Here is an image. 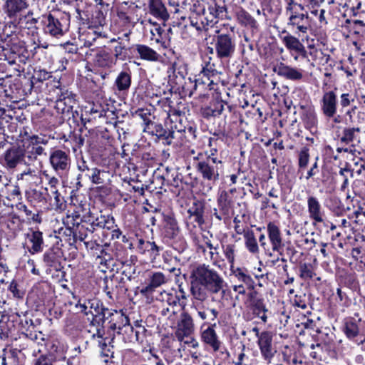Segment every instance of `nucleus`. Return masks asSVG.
<instances>
[{
  "label": "nucleus",
  "instance_id": "6e6d98bb",
  "mask_svg": "<svg viewBox=\"0 0 365 365\" xmlns=\"http://www.w3.org/2000/svg\"><path fill=\"white\" fill-rule=\"evenodd\" d=\"M104 330L103 329L97 328L96 333L93 334L92 337L97 340V343L99 347L103 351L107 347L106 340L107 339L103 338Z\"/></svg>",
  "mask_w": 365,
  "mask_h": 365
},
{
  "label": "nucleus",
  "instance_id": "c9c22d12",
  "mask_svg": "<svg viewBox=\"0 0 365 365\" xmlns=\"http://www.w3.org/2000/svg\"><path fill=\"white\" fill-rule=\"evenodd\" d=\"M212 57L205 56L203 59V63L202 64V71L201 73L203 76L210 78V77L217 76L220 72L217 70L215 64L212 61Z\"/></svg>",
  "mask_w": 365,
  "mask_h": 365
},
{
  "label": "nucleus",
  "instance_id": "6ab92c4d",
  "mask_svg": "<svg viewBox=\"0 0 365 365\" xmlns=\"http://www.w3.org/2000/svg\"><path fill=\"white\" fill-rule=\"evenodd\" d=\"M21 148L27 164L35 161L38 156L44 153L45 150L41 145H36L29 138L22 140V147Z\"/></svg>",
  "mask_w": 365,
  "mask_h": 365
},
{
  "label": "nucleus",
  "instance_id": "774afa93",
  "mask_svg": "<svg viewBox=\"0 0 365 365\" xmlns=\"http://www.w3.org/2000/svg\"><path fill=\"white\" fill-rule=\"evenodd\" d=\"M173 73L178 78L179 76L182 80L185 78V76L187 74L186 68L184 66L178 65L177 63L173 64Z\"/></svg>",
  "mask_w": 365,
  "mask_h": 365
},
{
  "label": "nucleus",
  "instance_id": "a878e982",
  "mask_svg": "<svg viewBox=\"0 0 365 365\" xmlns=\"http://www.w3.org/2000/svg\"><path fill=\"white\" fill-rule=\"evenodd\" d=\"M167 282L165 275L160 272L152 273L149 277V283L143 287L140 291L142 294L152 293L155 288L160 287Z\"/></svg>",
  "mask_w": 365,
  "mask_h": 365
},
{
  "label": "nucleus",
  "instance_id": "de8ad7c7",
  "mask_svg": "<svg viewBox=\"0 0 365 365\" xmlns=\"http://www.w3.org/2000/svg\"><path fill=\"white\" fill-rule=\"evenodd\" d=\"M133 115L143 120L145 125L144 130H150V125H153V121L150 119L151 114L148 109L138 108L135 111Z\"/></svg>",
  "mask_w": 365,
  "mask_h": 365
},
{
  "label": "nucleus",
  "instance_id": "f257e3e1",
  "mask_svg": "<svg viewBox=\"0 0 365 365\" xmlns=\"http://www.w3.org/2000/svg\"><path fill=\"white\" fill-rule=\"evenodd\" d=\"M190 292L192 297L205 302L210 294L225 293L226 285L223 277L214 269L205 264L194 268L190 275Z\"/></svg>",
  "mask_w": 365,
  "mask_h": 365
},
{
  "label": "nucleus",
  "instance_id": "680f3d73",
  "mask_svg": "<svg viewBox=\"0 0 365 365\" xmlns=\"http://www.w3.org/2000/svg\"><path fill=\"white\" fill-rule=\"evenodd\" d=\"M354 101V96L350 93H344L340 96L339 105L341 109L345 108L350 106Z\"/></svg>",
  "mask_w": 365,
  "mask_h": 365
},
{
  "label": "nucleus",
  "instance_id": "603ef678",
  "mask_svg": "<svg viewBox=\"0 0 365 365\" xmlns=\"http://www.w3.org/2000/svg\"><path fill=\"white\" fill-rule=\"evenodd\" d=\"M189 212L195 217V222L198 225H202L204 221L203 217V207L201 205L195 204V205L190 208Z\"/></svg>",
  "mask_w": 365,
  "mask_h": 365
},
{
  "label": "nucleus",
  "instance_id": "2f4dec72",
  "mask_svg": "<svg viewBox=\"0 0 365 365\" xmlns=\"http://www.w3.org/2000/svg\"><path fill=\"white\" fill-rule=\"evenodd\" d=\"M115 63L113 56L106 51L98 52L95 58V65L101 68H110Z\"/></svg>",
  "mask_w": 365,
  "mask_h": 365
},
{
  "label": "nucleus",
  "instance_id": "37998d69",
  "mask_svg": "<svg viewBox=\"0 0 365 365\" xmlns=\"http://www.w3.org/2000/svg\"><path fill=\"white\" fill-rule=\"evenodd\" d=\"M49 195L48 188L46 187L44 190H33L28 195V199L31 202H47V197Z\"/></svg>",
  "mask_w": 365,
  "mask_h": 365
},
{
  "label": "nucleus",
  "instance_id": "c756f323",
  "mask_svg": "<svg viewBox=\"0 0 365 365\" xmlns=\"http://www.w3.org/2000/svg\"><path fill=\"white\" fill-rule=\"evenodd\" d=\"M27 6L28 4L25 0H6L5 10L9 17H14Z\"/></svg>",
  "mask_w": 365,
  "mask_h": 365
},
{
  "label": "nucleus",
  "instance_id": "72a5a7b5",
  "mask_svg": "<svg viewBox=\"0 0 365 365\" xmlns=\"http://www.w3.org/2000/svg\"><path fill=\"white\" fill-rule=\"evenodd\" d=\"M75 225L76 227L73 242H76L77 240L85 241V240L88 237V235L92 234L94 232V227H91L90 224L85 225L77 222Z\"/></svg>",
  "mask_w": 365,
  "mask_h": 365
},
{
  "label": "nucleus",
  "instance_id": "bf43d9fd",
  "mask_svg": "<svg viewBox=\"0 0 365 365\" xmlns=\"http://www.w3.org/2000/svg\"><path fill=\"white\" fill-rule=\"evenodd\" d=\"M309 160V149L303 148L299 153V167L300 168H305Z\"/></svg>",
  "mask_w": 365,
  "mask_h": 365
},
{
  "label": "nucleus",
  "instance_id": "39448f33",
  "mask_svg": "<svg viewBox=\"0 0 365 365\" xmlns=\"http://www.w3.org/2000/svg\"><path fill=\"white\" fill-rule=\"evenodd\" d=\"M43 33L52 39L58 40L69 31L70 17L64 14H46L41 17Z\"/></svg>",
  "mask_w": 365,
  "mask_h": 365
},
{
  "label": "nucleus",
  "instance_id": "a18cd8bd",
  "mask_svg": "<svg viewBox=\"0 0 365 365\" xmlns=\"http://www.w3.org/2000/svg\"><path fill=\"white\" fill-rule=\"evenodd\" d=\"M225 106L227 104L224 101H215L205 110V115L213 117L219 116L222 113Z\"/></svg>",
  "mask_w": 365,
  "mask_h": 365
},
{
  "label": "nucleus",
  "instance_id": "423d86ee",
  "mask_svg": "<svg viewBox=\"0 0 365 365\" xmlns=\"http://www.w3.org/2000/svg\"><path fill=\"white\" fill-rule=\"evenodd\" d=\"M215 33L217 36L213 39V48H210V53L215 52L216 56L222 61H229L235 53L236 43L233 35L220 33L218 26H215Z\"/></svg>",
  "mask_w": 365,
  "mask_h": 365
},
{
  "label": "nucleus",
  "instance_id": "e433bc0d",
  "mask_svg": "<svg viewBox=\"0 0 365 365\" xmlns=\"http://www.w3.org/2000/svg\"><path fill=\"white\" fill-rule=\"evenodd\" d=\"M203 237L206 247L210 250L209 255L210 261L215 266H218L219 262L223 260L221 259L218 252V244L214 245L207 237L203 236Z\"/></svg>",
  "mask_w": 365,
  "mask_h": 365
},
{
  "label": "nucleus",
  "instance_id": "864d4df0",
  "mask_svg": "<svg viewBox=\"0 0 365 365\" xmlns=\"http://www.w3.org/2000/svg\"><path fill=\"white\" fill-rule=\"evenodd\" d=\"M16 209L21 212H24L25 216L29 220H32L34 222H40L38 220L39 216L38 214L33 213V212L29 210L27 206L23 202H19L16 205Z\"/></svg>",
  "mask_w": 365,
  "mask_h": 365
},
{
  "label": "nucleus",
  "instance_id": "69168bd1",
  "mask_svg": "<svg viewBox=\"0 0 365 365\" xmlns=\"http://www.w3.org/2000/svg\"><path fill=\"white\" fill-rule=\"evenodd\" d=\"M233 222L235 224L234 229L237 234L238 235H245L246 233L247 230H250L247 226L243 225L241 224L240 220L235 217L233 220Z\"/></svg>",
  "mask_w": 365,
  "mask_h": 365
},
{
  "label": "nucleus",
  "instance_id": "3c124183",
  "mask_svg": "<svg viewBox=\"0 0 365 365\" xmlns=\"http://www.w3.org/2000/svg\"><path fill=\"white\" fill-rule=\"evenodd\" d=\"M300 277L303 279H311L314 275V270L312 264L303 263L299 265Z\"/></svg>",
  "mask_w": 365,
  "mask_h": 365
},
{
  "label": "nucleus",
  "instance_id": "338daca9",
  "mask_svg": "<svg viewBox=\"0 0 365 365\" xmlns=\"http://www.w3.org/2000/svg\"><path fill=\"white\" fill-rule=\"evenodd\" d=\"M336 294L342 306L346 307L349 306L350 299L348 297L347 294L345 292H342L341 288H338L336 289Z\"/></svg>",
  "mask_w": 365,
  "mask_h": 365
},
{
  "label": "nucleus",
  "instance_id": "79ce46f5",
  "mask_svg": "<svg viewBox=\"0 0 365 365\" xmlns=\"http://www.w3.org/2000/svg\"><path fill=\"white\" fill-rule=\"evenodd\" d=\"M243 236L247 249L252 253L258 252L259 247L254 232L252 230H247Z\"/></svg>",
  "mask_w": 365,
  "mask_h": 365
},
{
  "label": "nucleus",
  "instance_id": "9d476101",
  "mask_svg": "<svg viewBox=\"0 0 365 365\" xmlns=\"http://www.w3.org/2000/svg\"><path fill=\"white\" fill-rule=\"evenodd\" d=\"M71 158L69 152L60 149H53L50 152L49 163L58 175L66 173L71 167Z\"/></svg>",
  "mask_w": 365,
  "mask_h": 365
},
{
  "label": "nucleus",
  "instance_id": "0e129e2a",
  "mask_svg": "<svg viewBox=\"0 0 365 365\" xmlns=\"http://www.w3.org/2000/svg\"><path fill=\"white\" fill-rule=\"evenodd\" d=\"M252 305L254 312L256 313L257 316H259V314H261L262 312H266L267 311L262 299H258L254 300L252 302Z\"/></svg>",
  "mask_w": 365,
  "mask_h": 365
},
{
  "label": "nucleus",
  "instance_id": "13d9d810",
  "mask_svg": "<svg viewBox=\"0 0 365 365\" xmlns=\"http://www.w3.org/2000/svg\"><path fill=\"white\" fill-rule=\"evenodd\" d=\"M51 197L53 196L54 199L53 205L55 206L56 210H62L64 206V198L59 193L58 190H55V191H52L51 192H48Z\"/></svg>",
  "mask_w": 365,
  "mask_h": 365
},
{
  "label": "nucleus",
  "instance_id": "a19ab883",
  "mask_svg": "<svg viewBox=\"0 0 365 365\" xmlns=\"http://www.w3.org/2000/svg\"><path fill=\"white\" fill-rule=\"evenodd\" d=\"M327 207L336 215H341L344 212V205L341 200L336 196H331L327 200Z\"/></svg>",
  "mask_w": 365,
  "mask_h": 365
},
{
  "label": "nucleus",
  "instance_id": "5701e85b",
  "mask_svg": "<svg viewBox=\"0 0 365 365\" xmlns=\"http://www.w3.org/2000/svg\"><path fill=\"white\" fill-rule=\"evenodd\" d=\"M307 209L309 218L315 222L324 221V211L318 198L314 195L307 197Z\"/></svg>",
  "mask_w": 365,
  "mask_h": 365
},
{
  "label": "nucleus",
  "instance_id": "cd10ccee",
  "mask_svg": "<svg viewBox=\"0 0 365 365\" xmlns=\"http://www.w3.org/2000/svg\"><path fill=\"white\" fill-rule=\"evenodd\" d=\"M95 168L96 167L93 166L91 163L86 161L83 158L78 160L77 168L79 171L77 176L78 182L80 183L81 181H88Z\"/></svg>",
  "mask_w": 365,
  "mask_h": 365
},
{
  "label": "nucleus",
  "instance_id": "09e8293b",
  "mask_svg": "<svg viewBox=\"0 0 365 365\" xmlns=\"http://www.w3.org/2000/svg\"><path fill=\"white\" fill-rule=\"evenodd\" d=\"M108 173L103 170H101L96 167L91 173L88 181H91L93 184H103L105 182V179L107 176Z\"/></svg>",
  "mask_w": 365,
  "mask_h": 365
},
{
  "label": "nucleus",
  "instance_id": "58836bf2",
  "mask_svg": "<svg viewBox=\"0 0 365 365\" xmlns=\"http://www.w3.org/2000/svg\"><path fill=\"white\" fill-rule=\"evenodd\" d=\"M150 129H151L153 134L164 140L163 143L166 145L172 144L171 136H169L168 130L164 129L161 124L153 123V125H150Z\"/></svg>",
  "mask_w": 365,
  "mask_h": 365
},
{
  "label": "nucleus",
  "instance_id": "c85d7f7f",
  "mask_svg": "<svg viewBox=\"0 0 365 365\" xmlns=\"http://www.w3.org/2000/svg\"><path fill=\"white\" fill-rule=\"evenodd\" d=\"M135 49L140 58L148 61H158L160 57L155 50L144 44H136Z\"/></svg>",
  "mask_w": 365,
  "mask_h": 365
},
{
  "label": "nucleus",
  "instance_id": "a211bd4d",
  "mask_svg": "<svg viewBox=\"0 0 365 365\" xmlns=\"http://www.w3.org/2000/svg\"><path fill=\"white\" fill-rule=\"evenodd\" d=\"M257 344L262 358L269 363L276 351L272 346V335L269 331H262L259 336Z\"/></svg>",
  "mask_w": 365,
  "mask_h": 365
},
{
  "label": "nucleus",
  "instance_id": "f03ea898",
  "mask_svg": "<svg viewBox=\"0 0 365 365\" xmlns=\"http://www.w3.org/2000/svg\"><path fill=\"white\" fill-rule=\"evenodd\" d=\"M184 9L190 11V25L197 31H208L218 22L217 19L225 11V6L217 5L215 1L210 4L207 9L200 0H184L182 3Z\"/></svg>",
  "mask_w": 365,
  "mask_h": 365
},
{
  "label": "nucleus",
  "instance_id": "393cba45",
  "mask_svg": "<svg viewBox=\"0 0 365 365\" xmlns=\"http://www.w3.org/2000/svg\"><path fill=\"white\" fill-rule=\"evenodd\" d=\"M131 86V72L130 70L120 71L114 82V89L118 93H126Z\"/></svg>",
  "mask_w": 365,
  "mask_h": 365
},
{
  "label": "nucleus",
  "instance_id": "f704fd0d",
  "mask_svg": "<svg viewBox=\"0 0 365 365\" xmlns=\"http://www.w3.org/2000/svg\"><path fill=\"white\" fill-rule=\"evenodd\" d=\"M217 202L219 209L222 210V213L230 214L232 200L227 191H221L219 193Z\"/></svg>",
  "mask_w": 365,
  "mask_h": 365
},
{
  "label": "nucleus",
  "instance_id": "ddd939ff",
  "mask_svg": "<svg viewBox=\"0 0 365 365\" xmlns=\"http://www.w3.org/2000/svg\"><path fill=\"white\" fill-rule=\"evenodd\" d=\"M24 248L32 255L41 253L44 248L42 232L29 229L25 234Z\"/></svg>",
  "mask_w": 365,
  "mask_h": 365
},
{
  "label": "nucleus",
  "instance_id": "1a4fd4ad",
  "mask_svg": "<svg viewBox=\"0 0 365 365\" xmlns=\"http://www.w3.org/2000/svg\"><path fill=\"white\" fill-rule=\"evenodd\" d=\"M364 322L355 314V317H346L343 322L342 331L348 339L355 342L357 345L362 344L365 339L359 341V336L362 334V327Z\"/></svg>",
  "mask_w": 365,
  "mask_h": 365
},
{
  "label": "nucleus",
  "instance_id": "4c0bfd02",
  "mask_svg": "<svg viewBox=\"0 0 365 365\" xmlns=\"http://www.w3.org/2000/svg\"><path fill=\"white\" fill-rule=\"evenodd\" d=\"M283 33L286 34L285 36L282 37L284 45L289 51L296 52L302 43H301L298 38L291 35L286 31H284Z\"/></svg>",
  "mask_w": 365,
  "mask_h": 365
},
{
  "label": "nucleus",
  "instance_id": "473e14b6",
  "mask_svg": "<svg viewBox=\"0 0 365 365\" xmlns=\"http://www.w3.org/2000/svg\"><path fill=\"white\" fill-rule=\"evenodd\" d=\"M137 248L141 254H145L146 252H149L150 257L155 258L159 255L160 248L154 242L145 241L143 239H140Z\"/></svg>",
  "mask_w": 365,
  "mask_h": 365
},
{
  "label": "nucleus",
  "instance_id": "aec40b11",
  "mask_svg": "<svg viewBox=\"0 0 365 365\" xmlns=\"http://www.w3.org/2000/svg\"><path fill=\"white\" fill-rule=\"evenodd\" d=\"M63 252L58 246H53L46 250L43 255L45 265L52 269L58 270L61 267Z\"/></svg>",
  "mask_w": 365,
  "mask_h": 365
},
{
  "label": "nucleus",
  "instance_id": "4be33fe9",
  "mask_svg": "<svg viewBox=\"0 0 365 365\" xmlns=\"http://www.w3.org/2000/svg\"><path fill=\"white\" fill-rule=\"evenodd\" d=\"M267 234L272 251L282 255L284 244L279 227L274 222H269L267 225Z\"/></svg>",
  "mask_w": 365,
  "mask_h": 365
},
{
  "label": "nucleus",
  "instance_id": "412c9836",
  "mask_svg": "<svg viewBox=\"0 0 365 365\" xmlns=\"http://www.w3.org/2000/svg\"><path fill=\"white\" fill-rule=\"evenodd\" d=\"M230 275L241 284L246 286L248 290L255 289V282L245 267H234L230 269Z\"/></svg>",
  "mask_w": 365,
  "mask_h": 365
},
{
  "label": "nucleus",
  "instance_id": "9b49d317",
  "mask_svg": "<svg viewBox=\"0 0 365 365\" xmlns=\"http://www.w3.org/2000/svg\"><path fill=\"white\" fill-rule=\"evenodd\" d=\"M360 131L359 128H344L337 143L336 152L354 154L356 150L353 143L356 139V133H359Z\"/></svg>",
  "mask_w": 365,
  "mask_h": 365
},
{
  "label": "nucleus",
  "instance_id": "052dcab7",
  "mask_svg": "<svg viewBox=\"0 0 365 365\" xmlns=\"http://www.w3.org/2000/svg\"><path fill=\"white\" fill-rule=\"evenodd\" d=\"M88 299H79L78 303L76 304V308L78 310L79 312L83 313L86 316H91V310L88 308L89 305L88 304Z\"/></svg>",
  "mask_w": 365,
  "mask_h": 365
},
{
  "label": "nucleus",
  "instance_id": "bb28decb",
  "mask_svg": "<svg viewBox=\"0 0 365 365\" xmlns=\"http://www.w3.org/2000/svg\"><path fill=\"white\" fill-rule=\"evenodd\" d=\"M122 321H125V324L123 325V328L125 331H130L133 335L130 336V341H137L138 343L142 344L144 341L145 333L146 331V329L143 326H138L137 329H134V327L128 324V319L127 317H123Z\"/></svg>",
  "mask_w": 365,
  "mask_h": 365
},
{
  "label": "nucleus",
  "instance_id": "6e6552de",
  "mask_svg": "<svg viewBox=\"0 0 365 365\" xmlns=\"http://www.w3.org/2000/svg\"><path fill=\"white\" fill-rule=\"evenodd\" d=\"M165 123L167 125H169L168 135L171 136L172 140L175 138H182L183 133H186L187 121L180 110L170 109L168 113Z\"/></svg>",
  "mask_w": 365,
  "mask_h": 365
},
{
  "label": "nucleus",
  "instance_id": "5fc2aeb1",
  "mask_svg": "<svg viewBox=\"0 0 365 365\" xmlns=\"http://www.w3.org/2000/svg\"><path fill=\"white\" fill-rule=\"evenodd\" d=\"M286 2L285 13L288 14L294 11L301 10L304 11V6L296 1V0H284Z\"/></svg>",
  "mask_w": 365,
  "mask_h": 365
},
{
  "label": "nucleus",
  "instance_id": "49530a36",
  "mask_svg": "<svg viewBox=\"0 0 365 365\" xmlns=\"http://www.w3.org/2000/svg\"><path fill=\"white\" fill-rule=\"evenodd\" d=\"M160 299L163 302L166 303L169 307H176L180 303V298L176 290L171 292H163L160 294Z\"/></svg>",
  "mask_w": 365,
  "mask_h": 365
},
{
  "label": "nucleus",
  "instance_id": "2eb2a0df",
  "mask_svg": "<svg viewBox=\"0 0 365 365\" xmlns=\"http://www.w3.org/2000/svg\"><path fill=\"white\" fill-rule=\"evenodd\" d=\"M338 98L334 91H325L320 100V108L327 118L334 117L337 113Z\"/></svg>",
  "mask_w": 365,
  "mask_h": 365
},
{
  "label": "nucleus",
  "instance_id": "4d7b16f0",
  "mask_svg": "<svg viewBox=\"0 0 365 365\" xmlns=\"http://www.w3.org/2000/svg\"><path fill=\"white\" fill-rule=\"evenodd\" d=\"M217 152L216 148H212L209 151L199 152L195 156L210 160L212 159L215 160H222L217 157Z\"/></svg>",
  "mask_w": 365,
  "mask_h": 365
},
{
  "label": "nucleus",
  "instance_id": "b1692460",
  "mask_svg": "<svg viewBox=\"0 0 365 365\" xmlns=\"http://www.w3.org/2000/svg\"><path fill=\"white\" fill-rule=\"evenodd\" d=\"M4 160L6 167L11 169L16 168L22 162L26 163L21 147H12L7 150L4 155Z\"/></svg>",
  "mask_w": 365,
  "mask_h": 365
},
{
  "label": "nucleus",
  "instance_id": "20e7f679",
  "mask_svg": "<svg viewBox=\"0 0 365 365\" xmlns=\"http://www.w3.org/2000/svg\"><path fill=\"white\" fill-rule=\"evenodd\" d=\"M193 166L202 180L206 182L203 191L208 192L218 182L224 165L222 160H210L193 156Z\"/></svg>",
  "mask_w": 365,
  "mask_h": 365
},
{
  "label": "nucleus",
  "instance_id": "ea45409f",
  "mask_svg": "<svg viewBox=\"0 0 365 365\" xmlns=\"http://www.w3.org/2000/svg\"><path fill=\"white\" fill-rule=\"evenodd\" d=\"M237 17L241 25L248 26L252 29H256L258 26L257 21L248 12L243 9L237 12Z\"/></svg>",
  "mask_w": 365,
  "mask_h": 365
},
{
  "label": "nucleus",
  "instance_id": "c03bdc74",
  "mask_svg": "<svg viewBox=\"0 0 365 365\" xmlns=\"http://www.w3.org/2000/svg\"><path fill=\"white\" fill-rule=\"evenodd\" d=\"M87 303L89 305L88 308L91 310V322H96V320L99 317L100 312H102V310H103V304L97 298L90 299H88Z\"/></svg>",
  "mask_w": 365,
  "mask_h": 365
},
{
  "label": "nucleus",
  "instance_id": "e2e57ef3",
  "mask_svg": "<svg viewBox=\"0 0 365 365\" xmlns=\"http://www.w3.org/2000/svg\"><path fill=\"white\" fill-rule=\"evenodd\" d=\"M107 220V215H101L99 217H97L95 220H93L91 223L90 226L91 227H94V230H96V228H105V224Z\"/></svg>",
  "mask_w": 365,
  "mask_h": 365
},
{
  "label": "nucleus",
  "instance_id": "dca6fc26",
  "mask_svg": "<svg viewBox=\"0 0 365 365\" xmlns=\"http://www.w3.org/2000/svg\"><path fill=\"white\" fill-rule=\"evenodd\" d=\"M273 71L279 76L292 81H300L304 78V70L287 65L283 62L277 63Z\"/></svg>",
  "mask_w": 365,
  "mask_h": 365
},
{
  "label": "nucleus",
  "instance_id": "4468645a",
  "mask_svg": "<svg viewBox=\"0 0 365 365\" xmlns=\"http://www.w3.org/2000/svg\"><path fill=\"white\" fill-rule=\"evenodd\" d=\"M286 15L288 16L287 25L296 29V33L306 34L308 31L310 24L307 11L298 10Z\"/></svg>",
  "mask_w": 365,
  "mask_h": 365
},
{
  "label": "nucleus",
  "instance_id": "8fccbe9b",
  "mask_svg": "<svg viewBox=\"0 0 365 365\" xmlns=\"http://www.w3.org/2000/svg\"><path fill=\"white\" fill-rule=\"evenodd\" d=\"M164 221H165V227L170 230L169 231V235H170L172 237H174L175 235H176L178 232V222L177 220L175 219V217H173V216L172 215H165L164 216Z\"/></svg>",
  "mask_w": 365,
  "mask_h": 365
},
{
  "label": "nucleus",
  "instance_id": "0eeeda50",
  "mask_svg": "<svg viewBox=\"0 0 365 365\" xmlns=\"http://www.w3.org/2000/svg\"><path fill=\"white\" fill-rule=\"evenodd\" d=\"M194 331L195 324L192 316L186 312H182L177 323L175 336L180 342L196 349L199 346V343L192 336Z\"/></svg>",
  "mask_w": 365,
  "mask_h": 365
},
{
  "label": "nucleus",
  "instance_id": "f8f14e48",
  "mask_svg": "<svg viewBox=\"0 0 365 365\" xmlns=\"http://www.w3.org/2000/svg\"><path fill=\"white\" fill-rule=\"evenodd\" d=\"M57 99L55 108L58 113H68L76 104V95L66 88L56 87Z\"/></svg>",
  "mask_w": 365,
  "mask_h": 365
},
{
  "label": "nucleus",
  "instance_id": "7ed1b4c3",
  "mask_svg": "<svg viewBox=\"0 0 365 365\" xmlns=\"http://www.w3.org/2000/svg\"><path fill=\"white\" fill-rule=\"evenodd\" d=\"M197 316L203 321L208 319L211 315L210 320H215L219 316V312L215 308L195 307ZM216 323H208L204 322L200 327V338L206 347H209L213 352L220 351L222 342L215 329Z\"/></svg>",
  "mask_w": 365,
  "mask_h": 365
},
{
  "label": "nucleus",
  "instance_id": "7c9ffc66",
  "mask_svg": "<svg viewBox=\"0 0 365 365\" xmlns=\"http://www.w3.org/2000/svg\"><path fill=\"white\" fill-rule=\"evenodd\" d=\"M223 255L230 264V269L235 267V262L237 253V247L235 243H221Z\"/></svg>",
  "mask_w": 365,
  "mask_h": 365
},
{
  "label": "nucleus",
  "instance_id": "f3484780",
  "mask_svg": "<svg viewBox=\"0 0 365 365\" xmlns=\"http://www.w3.org/2000/svg\"><path fill=\"white\" fill-rule=\"evenodd\" d=\"M148 13L163 22L170 19V14L163 0H145Z\"/></svg>",
  "mask_w": 365,
  "mask_h": 365
}]
</instances>
